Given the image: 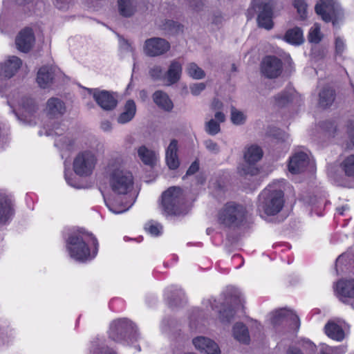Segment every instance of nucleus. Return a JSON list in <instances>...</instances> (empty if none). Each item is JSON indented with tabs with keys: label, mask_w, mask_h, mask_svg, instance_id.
Wrapping results in <instances>:
<instances>
[{
	"label": "nucleus",
	"mask_w": 354,
	"mask_h": 354,
	"mask_svg": "<svg viewBox=\"0 0 354 354\" xmlns=\"http://www.w3.org/2000/svg\"><path fill=\"white\" fill-rule=\"evenodd\" d=\"M182 72V64L176 59L172 60L165 72V84L171 86L176 84L181 78Z\"/></svg>",
	"instance_id": "nucleus-19"
},
{
	"label": "nucleus",
	"mask_w": 354,
	"mask_h": 354,
	"mask_svg": "<svg viewBox=\"0 0 354 354\" xmlns=\"http://www.w3.org/2000/svg\"><path fill=\"white\" fill-rule=\"evenodd\" d=\"M145 228L153 236L159 235L162 230V226L159 224L149 223Z\"/></svg>",
	"instance_id": "nucleus-49"
},
{
	"label": "nucleus",
	"mask_w": 354,
	"mask_h": 354,
	"mask_svg": "<svg viewBox=\"0 0 354 354\" xmlns=\"http://www.w3.org/2000/svg\"><path fill=\"white\" fill-rule=\"evenodd\" d=\"M199 169V163L197 161H194L188 168L186 175H192L195 174Z\"/></svg>",
	"instance_id": "nucleus-54"
},
{
	"label": "nucleus",
	"mask_w": 354,
	"mask_h": 354,
	"mask_svg": "<svg viewBox=\"0 0 354 354\" xmlns=\"http://www.w3.org/2000/svg\"><path fill=\"white\" fill-rule=\"evenodd\" d=\"M170 49V44L160 37H152L147 39L144 44V52L149 57H158L164 55Z\"/></svg>",
	"instance_id": "nucleus-12"
},
{
	"label": "nucleus",
	"mask_w": 354,
	"mask_h": 354,
	"mask_svg": "<svg viewBox=\"0 0 354 354\" xmlns=\"http://www.w3.org/2000/svg\"><path fill=\"white\" fill-rule=\"evenodd\" d=\"M160 207L166 215L181 216L188 212L183 190L179 187H170L161 195Z\"/></svg>",
	"instance_id": "nucleus-1"
},
{
	"label": "nucleus",
	"mask_w": 354,
	"mask_h": 354,
	"mask_svg": "<svg viewBox=\"0 0 354 354\" xmlns=\"http://www.w3.org/2000/svg\"><path fill=\"white\" fill-rule=\"evenodd\" d=\"M223 108V102L217 98L213 99L211 103V109L213 111H221Z\"/></svg>",
	"instance_id": "nucleus-53"
},
{
	"label": "nucleus",
	"mask_w": 354,
	"mask_h": 354,
	"mask_svg": "<svg viewBox=\"0 0 354 354\" xmlns=\"http://www.w3.org/2000/svg\"><path fill=\"white\" fill-rule=\"evenodd\" d=\"M351 142L354 145V135L351 137Z\"/></svg>",
	"instance_id": "nucleus-62"
},
{
	"label": "nucleus",
	"mask_w": 354,
	"mask_h": 354,
	"mask_svg": "<svg viewBox=\"0 0 354 354\" xmlns=\"http://www.w3.org/2000/svg\"><path fill=\"white\" fill-rule=\"evenodd\" d=\"M287 354H303V353L300 349L295 348V347H291L288 350Z\"/></svg>",
	"instance_id": "nucleus-57"
},
{
	"label": "nucleus",
	"mask_w": 354,
	"mask_h": 354,
	"mask_svg": "<svg viewBox=\"0 0 354 354\" xmlns=\"http://www.w3.org/2000/svg\"><path fill=\"white\" fill-rule=\"evenodd\" d=\"M303 347L308 350L310 354H315L316 351V346L309 339L303 340Z\"/></svg>",
	"instance_id": "nucleus-52"
},
{
	"label": "nucleus",
	"mask_w": 354,
	"mask_h": 354,
	"mask_svg": "<svg viewBox=\"0 0 354 354\" xmlns=\"http://www.w3.org/2000/svg\"><path fill=\"white\" fill-rule=\"evenodd\" d=\"M35 42V37L32 29L25 28L17 35L15 43L17 48L26 53L30 50Z\"/></svg>",
	"instance_id": "nucleus-17"
},
{
	"label": "nucleus",
	"mask_w": 354,
	"mask_h": 354,
	"mask_svg": "<svg viewBox=\"0 0 354 354\" xmlns=\"http://www.w3.org/2000/svg\"><path fill=\"white\" fill-rule=\"evenodd\" d=\"M64 131V129L57 124L53 129L46 131V135L57 136L55 140V145L62 149H69L73 145V141L68 136H62Z\"/></svg>",
	"instance_id": "nucleus-21"
},
{
	"label": "nucleus",
	"mask_w": 354,
	"mask_h": 354,
	"mask_svg": "<svg viewBox=\"0 0 354 354\" xmlns=\"http://www.w3.org/2000/svg\"><path fill=\"white\" fill-rule=\"evenodd\" d=\"M335 45L336 54L341 56L346 49L345 41L339 36H337L335 37Z\"/></svg>",
	"instance_id": "nucleus-46"
},
{
	"label": "nucleus",
	"mask_w": 354,
	"mask_h": 354,
	"mask_svg": "<svg viewBox=\"0 0 354 354\" xmlns=\"http://www.w3.org/2000/svg\"><path fill=\"white\" fill-rule=\"evenodd\" d=\"M106 206L109 209L111 212H112L114 214H121L127 210L129 209V208L131 206V204L129 203H122L120 204H118L116 201H115L113 199L109 198L107 200H105Z\"/></svg>",
	"instance_id": "nucleus-36"
},
{
	"label": "nucleus",
	"mask_w": 354,
	"mask_h": 354,
	"mask_svg": "<svg viewBox=\"0 0 354 354\" xmlns=\"http://www.w3.org/2000/svg\"><path fill=\"white\" fill-rule=\"evenodd\" d=\"M109 337L117 342H129L133 343L138 337L133 324L127 319L113 321L110 325Z\"/></svg>",
	"instance_id": "nucleus-5"
},
{
	"label": "nucleus",
	"mask_w": 354,
	"mask_h": 354,
	"mask_svg": "<svg viewBox=\"0 0 354 354\" xmlns=\"http://www.w3.org/2000/svg\"><path fill=\"white\" fill-rule=\"evenodd\" d=\"M323 37L324 35L321 32V26L317 23L314 24L308 32V39L309 42L318 44L322 41Z\"/></svg>",
	"instance_id": "nucleus-37"
},
{
	"label": "nucleus",
	"mask_w": 354,
	"mask_h": 354,
	"mask_svg": "<svg viewBox=\"0 0 354 354\" xmlns=\"http://www.w3.org/2000/svg\"><path fill=\"white\" fill-rule=\"evenodd\" d=\"M22 65V61L16 56H10L0 65V82L14 76Z\"/></svg>",
	"instance_id": "nucleus-15"
},
{
	"label": "nucleus",
	"mask_w": 354,
	"mask_h": 354,
	"mask_svg": "<svg viewBox=\"0 0 354 354\" xmlns=\"http://www.w3.org/2000/svg\"><path fill=\"white\" fill-rule=\"evenodd\" d=\"M88 92L93 95L96 103L104 110L110 111L115 109L118 101L111 93L97 88H88Z\"/></svg>",
	"instance_id": "nucleus-13"
},
{
	"label": "nucleus",
	"mask_w": 354,
	"mask_h": 354,
	"mask_svg": "<svg viewBox=\"0 0 354 354\" xmlns=\"http://www.w3.org/2000/svg\"><path fill=\"white\" fill-rule=\"evenodd\" d=\"M67 250L71 258L78 261H84L90 258V250L80 236H71L66 244Z\"/></svg>",
	"instance_id": "nucleus-9"
},
{
	"label": "nucleus",
	"mask_w": 354,
	"mask_h": 354,
	"mask_svg": "<svg viewBox=\"0 0 354 354\" xmlns=\"http://www.w3.org/2000/svg\"><path fill=\"white\" fill-rule=\"evenodd\" d=\"M138 156L141 161L147 165H153L156 161V153L145 145L140 146L137 150Z\"/></svg>",
	"instance_id": "nucleus-33"
},
{
	"label": "nucleus",
	"mask_w": 354,
	"mask_h": 354,
	"mask_svg": "<svg viewBox=\"0 0 354 354\" xmlns=\"http://www.w3.org/2000/svg\"><path fill=\"white\" fill-rule=\"evenodd\" d=\"M292 6L297 10L301 19H305L308 15V3L305 0H292Z\"/></svg>",
	"instance_id": "nucleus-40"
},
{
	"label": "nucleus",
	"mask_w": 354,
	"mask_h": 354,
	"mask_svg": "<svg viewBox=\"0 0 354 354\" xmlns=\"http://www.w3.org/2000/svg\"><path fill=\"white\" fill-rule=\"evenodd\" d=\"M65 178L69 185L74 187H78L77 184L75 182H73V180L71 177H69L66 174H65Z\"/></svg>",
	"instance_id": "nucleus-58"
},
{
	"label": "nucleus",
	"mask_w": 354,
	"mask_h": 354,
	"mask_svg": "<svg viewBox=\"0 0 354 354\" xmlns=\"http://www.w3.org/2000/svg\"><path fill=\"white\" fill-rule=\"evenodd\" d=\"M234 315L233 310H225L220 313L221 321L223 323H230Z\"/></svg>",
	"instance_id": "nucleus-48"
},
{
	"label": "nucleus",
	"mask_w": 354,
	"mask_h": 354,
	"mask_svg": "<svg viewBox=\"0 0 354 354\" xmlns=\"http://www.w3.org/2000/svg\"><path fill=\"white\" fill-rule=\"evenodd\" d=\"M96 162L95 154L90 151H84L79 153L75 158L73 170L77 175L86 177L93 173Z\"/></svg>",
	"instance_id": "nucleus-8"
},
{
	"label": "nucleus",
	"mask_w": 354,
	"mask_h": 354,
	"mask_svg": "<svg viewBox=\"0 0 354 354\" xmlns=\"http://www.w3.org/2000/svg\"><path fill=\"white\" fill-rule=\"evenodd\" d=\"M271 323L274 326H277L283 322H290L291 324L295 329H299L300 326V321L297 315L292 311L287 310L286 308L280 309L274 311L272 314Z\"/></svg>",
	"instance_id": "nucleus-14"
},
{
	"label": "nucleus",
	"mask_w": 354,
	"mask_h": 354,
	"mask_svg": "<svg viewBox=\"0 0 354 354\" xmlns=\"http://www.w3.org/2000/svg\"><path fill=\"white\" fill-rule=\"evenodd\" d=\"M274 6V0H252L248 13L251 11L256 13L257 26L269 30L274 26L272 18Z\"/></svg>",
	"instance_id": "nucleus-3"
},
{
	"label": "nucleus",
	"mask_w": 354,
	"mask_h": 354,
	"mask_svg": "<svg viewBox=\"0 0 354 354\" xmlns=\"http://www.w3.org/2000/svg\"><path fill=\"white\" fill-rule=\"evenodd\" d=\"M12 215L10 201L6 198H0V223H5Z\"/></svg>",
	"instance_id": "nucleus-34"
},
{
	"label": "nucleus",
	"mask_w": 354,
	"mask_h": 354,
	"mask_svg": "<svg viewBox=\"0 0 354 354\" xmlns=\"http://www.w3.org/2000/svg\"><path fill=\"white\" fill-rule=\"evenodd\" d=\"M233 335L241 343L248 344L250 336L247 327L242 323H236L233 327Z\"/></svg>",
	"instance_id": "nucleus-32"
},
{
	"label": "nucleus",
	"mask_w": 354,
	"mask_h": 354,
	"mask_svg": "<svg viewBox=\"0 0 354 354\" xmlns=\"http://www.w3.org/2000/svg\"><path fill=\"white\" fill-rule=\"evenodd\" d=\"M344 209V207H342L341 209H338L337 210L340 214H343Z\"/></svg>",
	"instance_id": "nucleus-60"
},
{
	"label": "nucleus",
	"mask_w": 354,
	"mask_h": 354,
	"mask_svg": "<svg viewBox=\"0 0 354 354\" xmlns=\"http://www.w3.org/2000/svg\"><path fill=\"white\" fill-rule=\"evenodd\" d=\"M136 106L133 100H129L126 102L124 111L118 116L117 121L120 124L130 122L135 116Z\"/></svg>",
	"instance_id": "nucleus-27"
},
{
	"label": "nucleus",
	"mask_w": 354,
	"mask_h": 354,
	"mask_svg": "<svg viewBox=\"0 0 354 354\" xmlns=\"http://www.w3.org/2000/svg\"><path fill=\"white\" fill-rule=\"evenodd\" d=\"M218 123L224 122L225 120V115L221 111H216L214 114V119Z\"/></svg>",
	"instance_id": "nucleus-56"
},
{
	"label": "nucleus",
	"mask_w": 354,
	"mask_h": 354,
	"mask_svg": "<svg viewBox=\"0 0 354 354\" xmlns=\"http://www.w3.org/2000/svg\"><path fill=\"white\" fill-rule=\"evenodd\" d=\"M335 99V91L329 87H325L319 93V105L326 109L333 104Z\"/></svg>",
	"instance_id": "nucleus-29"
},
{
	"label": "nucleus",
	"mask_w": 354,
	"mask_h": 354,
	"mask_svg": "<svg viewBox=\"0 0 354 354\" xmlns=\"http://www.w3.org/2000/svg\"><path fill=\"white\" fill-rule=\"evenodd\" d=\"M247 116L243 112L234 107L231 109V121L235 125H242L246 121Z\"/></svg>",
	"instance_id": "nucleus-41"
},
{
	"label": "nucleus",
	"mask_w": 354,
	"mask_h": 354,
	"mask_svg": "<svg viewBox=\"0 0 354 354\" xmlns=\"http://www.w3.org/2000/svg\"><path fill=\"white\" fill-rule=\"evenodd\" d=\"M261 206L268 215H275L282 209L284 203L283 193L271 187L266 188L259 196Z\"/></svg>",
	"instance_id": "nucleus-6"
},
{
	"label": "nucleus",
	"mask_w": 354,
	"mask_h": 354,
	"mask_svg": "<svg viewBox=\"0 0 354 354\" xmlns=\"http://www.w3.org/2000/svg\"><path fill=\"white\" fill-rule=\"evenodd\" d=\"M342 165L345 174L348 177L354 178V155L347 156Z\"/></svg>",
	"instance_id": "nucleus-39"
},
{
	"label": "nucleus",
	"mask_w": 354,
	"mask_h": 354,
	"mask_svg": "<svg viewBox=\"0 0 354 354\" xmlns=\"http://www.w3.org/2000/svg\"><path fill=\"white\" fill-rule=\"evenodd\" d=\"M151 78L155 81H165V73L163 68L160 65H154L149 70Z\"/></svg>",
	"instance_id": "nucleus-38"
},
{
	"label": "nucleus",
	"mask_w": 354,
	"mask_h": 354,
	"mask_svg": "<svg viewBox=\"0 0 354 354\" xmlns=\"http://www.w3.org/2000/svg\"><path fill=\"white\" fill-rule=\"evenodd\" d=\"M283 39L292 45H300L304 41L302 30L299 27H295L286 31Z\"/></svg>",
	"instance_id": "nucleus-26"
},
{
	"label": "nucleus",
	"mask_w": 354,
	"mask_h": 354,
	"mask_svg": "<svg viewBox=\"0 0 354 354\" xmlns=\"http://www.w3.org/2000/svg\"><path fill=\"white\" fill-rule=\"evenodd\" d=\"M118 11L124 17H131L136 11V0H118Z\"/></svg>",
	"instance_id": "nucleus-28"
},
{
	"label": "nucleus",
	"mask_w": 354,
	"mask_h": 354,
	"mask_svg": "<svg viewBox=\"0 0 354 354\" xmlns=\"http://www.w3.org/2000/svg\"><path fill=\"white\" fill-rule=\"evenodd\" d=\"M93 354H115L113 351L104 345L98 346L93 352Z\"/></svg>",
	"instance_id": "nucleus-50"
},
{
	"label": "nucleus",
	"mask_w": 354,
	"mask_h": 354,
	"mask_svg": "<svg viewBox=\"0 0 354 354\" xmlns=\"http://www.w3.org/2000/svg\"><path fill=\"white\" fill-rule=\"evenodd\" d=\"M294 95V92L288 91L278 94L275 97L277 104L280 106H285L288 102L292 101Z\"/></svg>",
	"instance_id": "nucleus-42"
},
{
	"label": "nucleus",
	"mask_w": 354,
	"mask_h": 354,
	"mask_svg": "<svg viewBox=\"0 0 354 354\" xmlns=\"http://www.w3.org/2000/svg\"><path fill=\"white\" fill-rule=\"evenodd\" d=\"M124 164L125 160L123 156H117L115 157H113L109 163L110 172L113 171L114 169H121L120 167H122Z\"/></svg>",
	"instance_id": "nucleus-44"
},
{
	"label": "nucleus",
	"mask_w": 354,
	"mask_h": 354,
	"mask_svg": "<svg viewBox=\"0 0 354 354\" xmlns=\"http://www.w3.org/2000/svg\"><path fill=\"white\" fill-rule=\"evenodd\" d=\"M101 129L104 132H110L112 130V124L108 120H104L100 124Z\"/></svg>",
	"instance_id": "nucleus-55"
},
{
	"label": "nucleus",
	"mask_w": 354,
	"mask_h": 354,
	"mask_svg": "<svg viewBox=\"0 0 354 354\" xmlns=\"http://www.w3.org/2000/svg\"><path fill=\"white\" fill-rule=\"evenodd\" d=\"M315 12L326 23L337 26L344 17V11L337 0H319L315 6Z\"/></svg>",
	"instance_id": "nucleus-4"
},
{
	"label": "nucleus",
	"mask_w": 354,
	"mask_h": 354,
	"mask_svg": "<svg viewBox=\"0 0 354 354\" xmlns=\"http://www.w3.org/2000/svg\"><path fill=\"white\" fill-rule=\"evenodd\" d=\"M185 72L194 80H202L205 77V71L194 62L187 64Z\"/></svg>",
	"instance_id": "nucleus-35"
},
{
	"label": "nucleus",
	"mask_w": 354,
	"mask_h": 354,
	"mask_svg": "<svg viewBox=\"0 0 354 354\" xmlns=\"http://www.w3.org/2000/svg\"><path fill=\"white\" fill-rule=\"evenodd\" d=\"M190 7L195 11H201L203 6L204 3L203 0H189Z\"/></svg>",
	"instance_id": "nucleus-51"
},
{
	"label": "nucleus",
	"mask_w": 354,
	"mask_h": 354,
	"mask_svg": "<svg viewBox=\"0 0 354 354\" xmlns=\"http://www.w3.org/2000/svg\"><path fill=\"white\" fill-rule=\"evenodd\" d=\"M263 156L262 149L257 145H251L245 149L244 159L249 165H243L238 169L241 175H254L257 173V169L251 165L259 161Z\"/></svg>",
	"instance_id": "nucleus-10"
},
{
	"label": "nucleus",
	"mask_w": 354,
	"mask_h": 354,
	"mask_svg": "<svg viewBox=\"0 0 354 354\" xmlns=\"http://www.w3.org/2000/svg\"><path fill=\"white\" fill-rule=\"evenodd\" d=\"M132 174L124 169H114L109 175V185L118 195H126L133 188Z\"/></svg>",
	"instance_id": "nucleus-7"
},
{
	"label": "nucleus",
	"mask_w": 354,
	"mask_h": 354,
	"mask_svg": "<svg viewBox=\"0 0 354 354\" xmlns=\"http://www.w3.org/2000/svg\"><path fill=\"white\" fill-rule=\"evenodd\" d=\"M66 107L64 102L56 97L49 99L46 104L47 113L50 116L62 115L64 113Z\"/></svg>",
	"instance_id": "nucleus-25"
},
{
	"label": "nucleus",
	"mask_w": 354,
	"mask_h": 354,
	"mask_svg": "<svg viewBox=\"0 0 354 354\" xmlns=\"http://www.w3.org/2000/svg\"><path fill=\"white\" fill-rule=\"evenodd\" d=\"M351 305H352L353 308L354 309V302Z\"/></svg>",
	"instance_id": "nucleus-63"
},
{
	"label": "nucleus",
	"mask_w": 354,
	"mask_h": 354,
	"mask_svg": "<svg viewBox=\"0 0 354 354\" xmlns=\"http://www.w3.org/2000/svg\"><path fill=\"white\" fill-rule=\"evenodd\" d=\"M22 109V117L24 120H28V118H31L37 111V106L35 101L31 98H23L21 102Z\"/></svg>",
	"instance_id": "nucleus-31"
},
{
	"label": "nucleus",
	"mask_w": 354,
	"mask_h": 354,
	"mask_svg": "<svg viewBox=\"0 0 354 354\" xmlns=\"http://www.w3.org/2000/svg\"><path fill=\"white\" fill-rule=\"evenodd\" d=\"M309 164V158L304 152H297L290 158L288 170L292 174H299L304 171Z\"/></svg>",
	"instance_id": "nucleus-16"
},
{
	"label": "nucleus",
	"mask_w": 354,
	"mask_h": 354,
	"mask_svg": "<svg viewBox=\"0 0 354 354\" xmlns=\"http://www.w3.org/2000/svg\"><path fill=\"white\" fill-rule=\"evenodd\" d=\"M153 102L161 109L169 112L174 108V104L167 93L162 91H156L152 95Z\"/></svg>",
	"instance_id": "nucleus-24"
},
{
	"label": "nucleus",
	"mask_w": 354,
	"mask_h": 354,
	"mask_svg": "<svg viewBox=\"0 0 354 354\" xmlns=\"http://www.w3.org/2000/svg\"><path fill=\"white\" fill-rule=\"evenodd\" d=\"M205 88L206 84L203 82L194 83L189 86L190 92L194 96L199 95Z\"/></svg>",
	"instance_id": "nucleus-45"
},
{
	"label": "nucleus",
	"mask_w": 354,
	"mask_h": 354,
	"mask_svg": "<svg viewBox=\"0 0 354 354\" xmlns=\"http://www.w3.org/2000/svg\"><path fill=\"white\" fill-rule=\"evenodd\" d=\"M346 257H348V254H342V255H340V256L337 258V261H336V266H337V264H338L340 261H342L344 259H345Z\"/></svg>",
	"instance_id": "nucleus-59"
},
{
	"label": "nucleus",
	"mask_w": 354,
	"mask_h": 354,
	"mask_svg": "<svg viewBox=\"0 0 354 354\" xmlns=\"http://www.w3.org/2000/svg\"><path fill=\"white\" fill-rule=\"evenodd\" d=\"M325 332L329 337L337 341H342L345 336L342 327L332 322L325 326Z\"/></svg>",
	"instance_id": "nucleus-30"
},
{
	"label": "nucleus",
	"mask_w": 354,
	"mask_h": 354,
	"mask_svg": "<svg viewBox=\"0 0 354 354\" xmlns=\"http://www.w3.org/2000/svg\"><path fill=\"white\" fill-rule=\"evenodd\" d=\"M55 68L52 66H43L38 73L37 82L40 87L46 88L49 86L53 80Z\"/></svg>",
	"instance_id": "nucleus-22"
},
{
	"label": "nucleus",
	"mask_w": 354,
	"mask_h": 354,
	"mask_svg": "<svg viewBox=\"0 0 354 354\" xmlns=\"http://www.w3.org/2000/svg\"><path fill=\"white\" fill-rule=\"evenodd\" d=\"M283 71L281 60L274 55L264 57L261 62V73L269 79L279 77Z\"/></svg>",
	"instance_id": "nucleus-11"
},
{
	"label": "nucleus",
	"mask_w": 354,
	"mask_h": 354,
	"mask_svg": "<svg viewBox=\"0 0 354 354\" xmlns=\"http://www.w3.org/2000/svg\"><path fill=\"white\" fill-rule=\"evenodd\" d=\"M93 243L95 246V248H97V239H93Z\"/></svg>",
	"instance_id": "nucleus-61"
},
{
	"label": "nucleus",
	"mask_w": 354,
	"mask_h": 354,
	"mask_svg": "<svg viewBox=\"0 0 354 354\" xmlns=\"http://www.w3.org/2000/svg\"><path fill=\"white\" fill-rule=\"evenodd\" d=\"M245 209L233 202L227 203L218 212L217 222L224 227H237L245 218Z\"/></svg>",
	"instance_id": "nucleus-2"
},
{
	"label": "nucleus",
	"mask_w": 354,
	"mask_h": 354,
	"mask_svg": "<svg viewBox=\"0 0 354 354\" xmlns=\"http://www.w3.org/2000/svg\"><path fill=\"white\" fill-rule=\"evenodd\" d=\"M221 131L220 123L214 119L209 120L205 123V131L211 135L215 136Z\"/></svg>",
	"instance_id": "nucleus-43"
},
{
	"label": "nucleus",
	"mask_w": 354,
	"mask_h": 354,
	"mask_svg": "<svg viewBox=\"0 0 354 354\" xmlns=\"http://www.w3.org/2000/svg\"><path fill=\"white\" fill-rule=\"evenodd\" d=\"M336 291L339 299L347 302V298L354 297V279H341L337 282Z\"/></svg>",
	"instance_id": "nucleus-18"
},
{
	"label": "nucleus",
	"mask_w": 354,
	"mask_h": 354,
	"mask_svg": "<svg viewBox=\"0 0 354 354\" xmlns=\"http://www.w3.org/2000/svg\"><path fill=\"white\" fill-rule=\"evenodd\" d=\"M193 344L196 349L206 354L220 353V349L216 343L209 338L197 337L193 339Z\"/></svg>",
	"instance_id": "nucleus-20"
},
{
	"label": "nucleus",
	"mask_w": 354,
	"mask_h": 354,
	"mask_svg": "<svg viewBox=\"0 0 354 354\" xmlns=\"http://www.w3.org/2000/svg\"><path fill=\"white\" fill-rule=\"evenodd\" d=\"M205 148L211 153L216 154L220 151L218 144L212 140H207L204 142Z\"/></svg>",
	"instance_id": "nucleus-47"
},
{
	"label": "nucleus",
	"mask_w": 354,
	"mask_h": 354,
	"mask_svg": "<svg viewBox=\"0 0 354 354\" xmlns=\"http://www.w3.org/2000/svg\"><path fill=\"white\" fill-rule=\"evenodd\" d=\"M178 141L172 140L166 150V162L170 169H176L179 166V160L177 154Z\"/></svg>",
	"instance_id": "nucleus-23"
}]
</instances>
